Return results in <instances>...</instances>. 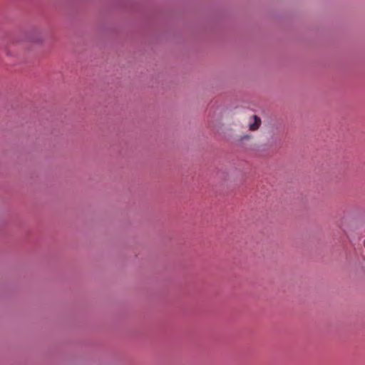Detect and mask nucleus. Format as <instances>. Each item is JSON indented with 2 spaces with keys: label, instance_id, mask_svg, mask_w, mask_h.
<instances>
[{
  "label": "nucleus",
  "instance_id": "1",
  "mask_svg": "<svg viewBox=\"0 0 365 365\" xmlns=\"http://www.w3.org/2000/svg\"><path fill=\"white\" fill-rule=\"evenodd\" d=\"M252 119L253 122L250 123V125H249L250 130H256L259 128V127L261 124V119L257 115H253L252 117Z\"/></svg>",
  "mask_w": 365,
  "mask_h": 365
},
{
  "label": "nucleus",
  "instance_id": "2",
  "mask_svg": "<svg viewBox=\"0 0 365 365\" xmlns=\"http://www.w3.org/2000/svg\"><path fill=\"white\" fill-rule=\"evenodd\" d=\"M364 247H365V240H364Z\"/></svg>",
  "mask_w": 365,
  "mask_h": 365
}]
</instances>
